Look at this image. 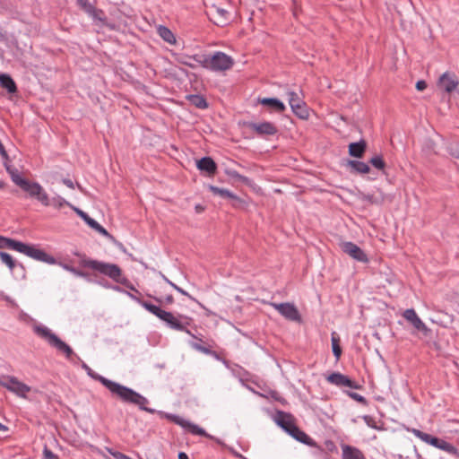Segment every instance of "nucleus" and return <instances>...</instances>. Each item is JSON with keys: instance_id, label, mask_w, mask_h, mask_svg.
<instances>
[{"instance_id": "1", "label": "nucleus", "mask_w": 459, "mask_h": 459, "mask_svg": "<svg viewBox=\"0 0 459 459\" xmlns=\"http://www.w3.org/2000/svg\"><path fill=\"white\" fill-rule=\"evenodd\" d=\"M82 368H84L88 375L100 382L106 388L109 390V392L112 394V395L116 396L117 399H119L121 402L128 404H133L137 406L140 410L147 411L149 413H155L156 411L154 409L149 408L146 405L149 403V401L147 398L143 396L141 394L135 392L134 390L120 385L117 382H114L112 380H109L91 370V368L84 362H82Z\"/></svg>"}, {"instance_id": "2", "label": "nucleus", "mask_w": 459, "mask_h": 459, "mask_svg": "<svg viewBox=\"0 0 459 459\" xmlns=\"http://www.w3.org/2000/svg\"><path fill=\"white\" fill-rule=\"evenodd\" d=\"M140 304L147 311H149L150 313L153 314L160 320L165 322L171 329L186 332L192 337L195 338V336L189 330L186 329V325H189L190 324V317L184 315H178V316H175L171 312L162 310L160 307H157L144 300L140 301Z\"/></svg>"}, {"instance_id": "3", "label": "nucleus", "mask_w": 459, "mask_h": 459, "mask_svg": "<svg viewBox=\"0 0 459 459\" xmlns=\"http://www.w3.org/2000/svg\"><path fill=\"white\" fill-rule=\"evenodd\" d=\"M6 171L9 173L13 182L20 186L23 191L29 194L30 197L36 198L43 205H50L49 198L48 194L45 192L43 187L37 182H30L28 179L23 178L18 169L12 168L7 163L4 164Z\"/></svg>"}, {"instance_id": "4", "label": "nucleus", "mask_w": 459, "mask_h": 459, "mask_svg": "<svg viewBox=\"0 0 459 459\" xmlns=\"http://www.w3.org/2000/svg\"><path fill=\"white\" fill-rule=\"evenodd\" d=\"M81 264L83 267L91 268L94 271L100 272L104 275L108 276L115 281L123 284L127 288H130L131 290H134V288L131 285L129 281L126 278L122 277V271L117 264L103 263L91 259H82L81 261Z\"/></svg>"}, {"instance_id": "5", "label": "nucleus", "mask_w": 459, "mask_h": 459, "mask_svg": "<svg viewBox=\"0 0 459 459\" xmlns=\"http://www.w3.org/2000/svg\"><path fill=\"white\" fill-rule=\"evenodd\" d=\"M193 59L200 63L204 67L212 71H226L234 65L233 59L223 52L218 51L212 56H193Z\"/></svg>"}, {"instance_id": "6", "label": "nucleus", "mask_w": 459, "mask_h": 459, "mask_svg": "<svg viewBox=\"0 0 459 459\" xmlns=\"http://www.w3.org/2000/svg\"><path fill=\"white\" fill-rule=\"evenodd\" d=\"M34 331L39 337L46 340L51 347L63 353L66 359H72L73 357L76 356L73 349L47 326L37 325L34 327Z\"/></svg>"}, {"instance_id": "7", "label": "nucleus", "mask_w": 459, "mask_h": 459, "mask_svg": "<svg viewBox=\"0 0 459 459\" xmlns=\"http://www.w3.org/2000/svg\"><path fill=\"white\" fill-rule=\"evenodd\" d=\"M411 432L415 437H419L423 442L429 444L438 449L446 451L448 454L455 455L456 458H459V450L450 443L445 441L444 439L433 437L417 429H412Z\"/></svg>"}, {"instance_id": "8", "label": "nucleus", "mask_w": 459, "mask_h": 459, "mask_svg": "<svg viewBox=\"0 0 459 459\" xmlns=\"http://www.w3.org/2000/svg\"><path fill=\"white\" fill-rule=\"evenodd\" d=\"M0 385L22 397H25L26 394L30 391L29 385L20 382L15 377L11 376L0 377Z\"/></svg>"}, {"instance_id": "9", "label": "nucleus", "mask_w": 459, "mask_h": 459, "mask_svg": "<svg viewBox=\"0 0 459 459\" xmlns=\"http://www.w3.org/2000/svg\"><path fill=\"white\" fill-rule=\"evenodd\" d=\"M244 125L261 137L274 135L278 133L276 125L268 121L261 123L245 122Z\"/></svg>"}, {"instance_id": "10", "label": "nucleus", "mask_w": 459, "mask_h": 459, "mask_svg": "<svg viewBox=\"0 0 459 459\" xmlns=\"http://www.w3.org/2000/svg\"><path fill=\"white\" fill-rule=\"evenodd\" d=\"M270 306L274 307L282 316H284L287 320L293 322H300L301 316L298 310L292 303H274L270 302Z\"/></svg>"}, {"instance_id": "11", "label": "nucleus", "mask_w": 459, "mask_h": 459, "mask_svg": "<svg viewBox=\"0 0 459 459\" xmlns=\"http://www.w3.org/2000/svg\"><path fill=\"white\" fill-rule=\"evenodd\" d=\"M289 104L294 114L301 119H307L309 111L306 103L294 91L288 92Z\"/></svg>"}, {"instance_id": "12", "label": "nucleus", "mask_w": 459, "mask_h": 459, "mask_svg": "<svg viewBox=\"0 0 459 459\" xmlns=\"http://www.w3.org/2000/svg\"><path fill=\"white\" fill-rule=\"evenodd\" d=\"M210 19L218 26H225L230 20V12L217 4H212L209 10Z\"/></svg>"}, {"instance_id": "13", "label": "nucleus", "mask_w": 459, "mask_h": 459, "mask_svg": "<svg viewBox=\"0 0 459 459\" xmlns=\"http://www.w3.org/2000/svg\"><path fill=\"white\" fill-rule=\"evenodd\" d=\"M166 418L171 420L172 422L181 426L182 428L187 429L189 432L195 435L209 437V435L205 432V430L199 426L187 421L181 417L174 414H166Z\"/></svg>"}, {"instance_id": "14", "label": "nucleus", "mask_w": 459, "mask_h": 459, "mask_svg": "<svg viewBox=\"0 0 459 459\" xmlns=\"http://www.w3.org/2000/svg\"><path fill=\"white\" fill-rule=\"evenodd\" d=\"M458 85V77L453 73H444L437 81L438 88L447 93L453 92Z\"/></svg>"}, {"instance_id": "15", "label": "nucleus", "mask_w": 459, "mask_h": 459, "mask_svg": "<svg viewBox=\"0 0 459 459\" xmlns=\"http://www.w3.org/2000/svg\"><path fill=\"white\" fill-rule=\"evenodd\" d=\"M340 247H341L342 250L345 254H347L348 255H350L353 259H355V260H357L359 262H362V263L368 262L367 255L356 244H354L352 242H350V241H347V242L341 243Z\"/></svg>"}, {"instance_id": "16", "label": "nucleus", "mask_w": 459, "mask_h": 459, "mask_svg": "<svg viewBox=\"0 0 459 459\" xmlns=\"http://www.w3.org/2000/svg\"><path fill=\"white\" fill-rule=\"evenodd\" d=\"M403 316L408 322H410L416 330L421 332L425 336H428L430 333V329L428 328L427 325L421 321L414 309H406L403 312Z\"/></svg>"}, {"instance_id": "17", "label": "nucleus", "mask_w": 459, "mask_h": 459, "mask_svg": "<svg viewBox=\"0 0 459 459\" xmlns=\"http://www.w3.org/2000/svg\"><path fill=\"white\" fill-rule=\"evenodd\" d=\"M26 255L32 259H35V260L40 261V262H44L48 264H56V260L55 257L49 255L42 249L36 248L32 245H29L27 252H26Z\"/></svg>"}, {"instance_id": "18", "label": "nucleus", "mask_w": 459, "mask_h": 459, "mask_svg": "<svg viewBox=\"0 0 459 459\" xmlns=\"http://www.w3.org/2000/svg\"><path fill=\"white\" fill-rule=\"evenodd\" d=\"M327 381L337 386H347L352 389H358L359 385L350 379L347 376L339 372H333L326 377Z\"/></svg>"}, {"instance_id": "19", "label": "nucleus", "mask_w": 459, "mask_h": 459, "mask_svg": "<svg viewBox=\"0 0 459 459\" xmlns=\"http://www.w3.org/2000/svg\"><path fill=\"white\" fill-rule=\"evenodd\" d=\"M276 423L283 429L288 434L292 431V428H295V420L290 413H287L281 411H277L275 415Z\"/></svg>"}, {"instance_id": "20", "label": "nucleus", "mask_w": 459, "mask_h": 459, "mask_svg": "<svg viewBox=\"0 0 459 459\" xmlns=\"http://www.w3.org/2000/svg\"><path fill=\"white\" fill-rule=\"evenodd\" d=\"M199 170L205 172L208 176H214L217 171V165L211 157H204L196 161Z\"/></svg>"}, {"instance_id": "21", "label": "nucleus", "mask_w": 459, "mask_h": 459, "mask_svg": "<svg viewBox=\"0 0 459 459\" xmlns=\"http://www.w3.org/2000/svg\"><path fill=\"white\" fill-rule=\"evenodd\" d=\"M359 198L368 204L379 205L385 201L386 195L380 189H377L372 194L360 193Z\"/></svg>"}, {"instance_id": "22", "label": "nucleus", "mask_w": 459, "mask_h": 459, "mask_svg": "<svg viewBox=\"0 0 459 459\" xmlns=\"http://www.w3.org/2000/svg\"><path fill=\"white\" fill-rule=\"evenodd\" d=\"M290 435L292 437H294L296 440H298L303 444H306L309 446H312V447L317 446L316 443L310 437H308L304 431L299 429L298 426H296L295 428H292V431L290 433Z\"/></svg>"}, {"instance_id": "23", "label": "nucleus", "mask_w": 459, "mask_h": 459, "mask_svg": "<svg viewBox=\"0 0 459 459\" xmlns=\"http://www.w3.org/2000/svg\"><path fill=\"white\" fill-rule=\"evenodd\" d=\"M258 103L268 106L278 113H282L285 110V105L276 98H259Z\"/></svg>"}, {"instance_id": "24", "label": "nucleus", "mask_w": 459, "mask_h": 459, "mask_svg": "<svg viewBox=\"0 0 459 459\" xmlns=\"http://www.w3.org/2000/svg\"><path fill=\"white\" fill-rule=\"evenodd\" d=\"M367 149V143L364 140L351 143L349 145V154L355 158H362Z\"/></svg>"}, {"instance_id": "25", "label": "nucleus", "mask_w": 459, "mask_h": 459, "mask_svg": "<svg viewBox=\"0 0 459 459\" xmlns=\"http://www.w3.org/2000/svg\"><path fill=\"white\" fill-rule=\"evenodd\" d=\"M347 167L350 168L351 173L367 174L370 171L368 164L359 160H349Z\"/></svg>"}, {"instance_id": "26", "label": "nucleus", "mask_w": 459, "mask_h": 459, "mask_svg": "<svg viewBox=\"0 0 459 459\" xmlns=\"http://www.w3.org/2000/svg\"><path fill=\"white\" fill-rule=\"evenodd\" d=\"M342 459H366L363 453L353 446H342Z\"/></svg>"}, {"instance_id": "27", "label": "nucleus", "mask_w": 459, "mask_h": 459, "mask_svg": "<svg viewBox=\"0 0 459 459\" xmlns=\"http://www.w3.org/2000/svg\"><path fill=\"white\" fill-rule=\"evenodd\" d=\"M29 245L13 238H6L4 240V247L15 250L26 255Z\"/></svg>"}, {"instance_id": "28", "label": "nucleus", "mask_w": 459, "mask_h": 459, "mask_svg": "<svg viewBox=\"0 0 459 459\" xmlns=\"http://www.w3.org/2000/svg\"><path fill=\"white\" fill-rule=\"evenodd\" d=\"M0 85L6 89L9 93H14L17 91L16 84L9 74H0Z\"/></svg>"}, {"instance_id": "29", "label": "nucleus", "mask_w": 459, "mask_h": 459, "mask_svg": "<svg viewBox=\"0 0 459 459\" xmlns=\"http://www.w3.org/2000/svg\"><path fill=\"white\" fill-rule=\"evenodd\" d=\"M208 188H209V190L213 195H219L221 198H224V199H234V200H238V196L235 194H233L232 192L229 191L228 189L220 188V187L212 186V185H209Z\"/></svg>"}, {"instance_id": "30", "label": "nucleus", "mask_w": 459, "mask_h": 459, "mask_svg": "<svg viewBox=\"0 0 459 459\" xmlns=\"http://www.w3.org/2000/svg\"><path fill=\"white\" fill-rule=\"evenodd\" d=\"M158 33L164 41L169 44H173L176 42V38L173 32L169 28L160 25L158 28Z\"/></svg>"}, {"instance_id": "31", "label": "nucleus", "mask_w": 459, "mask_h": 459, "mask_svg": "<svg viewBox=\"0 0 459 459\" xmlns=\"http://www.w3.org/2000/svg\"><path fill=\"white\" fill-rule=\"evenodd\" d=\"M188 100L198 108H205L208 106L206 100L200 95H190L188 96Z\"/></svg>"}, {"instance_id": "32", "label": "nucleus", "mask_w": 459, "mask_h": 459, "mask_svg": "<svg viewBox=\"0 0 459 459\" xmlns=\"http://www.w3.org/2000/svg\"><path fill=\"white\" fill-rule=\"evenodd\" d=\"M331 341H332L333 353L334 357L336 358V359H339L342 355V349L339 344L340 339L338 336H336L335 333H332Z\"/></svg>"}, {"instance_id": "33", "label": "nucleus", "mask_w": 459, "mask_h": 459, "mask_svg": "<svg viewBox=\"0 0 459 459\" xmlns=\"http://www.w3.org/2000/svg\"><path fill=\"white\" fill-rule=\"evenodd\" d=\"M0 259L2 261V263L5 264L7 265V267L13 271L14 269V267L16 266V262L15 260L13 258V256L8 254V253H5V252H3V251H0Z\"/></svg>"}, {"instance_id": "34", "label": "nucleus", "mask_w": 459, "mask_h": 459, "mask_svg": "<svg viewBox=\"0 0 459 459\" xmlns=\"http://www.w3.org/2000/svg\"><path fill=\"white\" fill-rule=\"evenodd\" d=\"M73 210L89 225L91 228L96 223V221L91 218L86 212L79 208L73 207Z\"/></svg>"}, {"instance_id": "35", "label": "nucleus", "mask_w": 459, "mask_h": 459, "mask_svg": "<svg viewBox=\"0 0 459 459\" xmlns=\"http://www.w3.org/2000/svg\"><path fill=\"white\" fill-rule=\"evenodd\" d=\"M369 163L379 170H383L385 167V162L381 156H375L369 160Z\"/></svg>"}, {"instance_id": "36", "label": "nucleus", "mask_w": 459, "mask_h": 459, "mask_svg": "<svg viewBox=\"0 0 459 459\" xmlns=\"http://www.w3.org/2000/svg\"><path fill=\"white\" fill-rule=\"evenodd\" d=\"M78 6L84 11L86 13H90L91 12H94V5L89 3L88 0H76Z\"/></svg>"}, {"instance_id": "37", "label": "nucleus", "mask_w": 459, "mask_h": 459, "mask_svg": "<svg viewBox=\"0 0 459 459\" xmlns=\"http://www.w3.org/2000/svg\"><path fill=\"white\" fill-rule=\"evenodd\" d=\"M191 346H192L195 350L199 351H201V352H203V353H204V354H207V355H214V354H215V352H214V351H212L211 350V348L206 347V346H204V345H202L201 343H198V342H192V343H191Z\"/></svg>"}, {"instance_id": "38", "label": "nucleus", "mask_w": 459, "mask_h": 459, "mask_svg": "<svg viewBox=\"0 0 459 459\" xmlns=\"http://www.w3.org/2000/svg\"><path fill=\"white\" fill-rule=\"evenodd\" d=\"M94 230H96L97 232H99L100 234H101L102 236H105L107 238H108L109 239L111 240H114L115 241V238L109 234L100 224H99L97 221L96 223L92 226V228Z\"/></svg>"}, {"instance_id": "39", "label": "nucleus", "mask_w": 459, "mask_h": 459, "mask_svg": "<svg viewBox=\"0 0 459 459\" xmlns=\"http://www.w3.org/2000/svg\"><path fill=\"white\" fill-rule=\"evenodd\" d=\"M94 20H98L100 22H104L106 18L104 17V12L101 9H97L94 7V12H91L89 13Z\"/></svg>"}, {"instance_id": "40", "label": "nucleus", "mask_w": 459, "mask_h": 459, "mask_svg": "<svg viewBox=\"0 0 459 459\" xmlns=\"http://www.w3.org/2000/svg\"><path fill=\"white\" fill-rule=\"evenodd\" d=\"M227 174L231 177L232 178H236L238 179V181L240 182H243V183H247L248 182V178L245 176H242L240 174H238L237 171L235 170H228L227 171Z\"/></svg>"}, {"instance_id": "41", "label": "nucleus", "mask_w": 459, "mask_h": 459, "mask_svg": "<svg viewBox=\"0 0 459 459\" xmlns=\"http://www.w3.org/2000/svg\"><path fill=\"white\" fill-rule=\"evenodd\" d=\"M53 205L57 207V208H61L63 207L64 205H68L70 206L72 209H73V205L68 203L67 201H65L64 198L62 197H57V198H54L53 199Z\"/></svg>"}, {"instance_id": "42", "label": "nucleus", "mask_w": 459, "mask_h": 459, "mask_svg": "<svg viewBox=\"0 0 459 459\" xmlns=\"http://www.w3.org/2000/svg\"><path fill=\"white\" fill-rule=\"evenodd\" d=\"M63 268L65 269L66 271H69L71 272L72 273H74V275L76 276H80V277H84L86 274L85 273H83L82 271H80L71 265H68V264H62Z\"/></svg>"}, {"instance_id": "43", "label": "nucleus", "mask_w": 459, "mask_h": 459, "mask_svg": "<svg viewBox=\"0 0 459 459\" xmlns=\"http://www.w3.org/2000/svg\"><path fill=\"white\" fill-rule=\"evenodd\" d=\"M166 281L170 284L176 290H178L179 293L185 295V296H187L190 299L192 300H195V298H193L189 293H187L186 291H185L182 288L177 286L176 284H174L173 282H171L169 279L165 278Z\"/></svg>"}, {"instance_id": "44", "label": "nucleus", "mask_w": 459, "mask_h": 459, "mask_svg": "<svg viewBox=\"0 0 459 459\" xmlns=\"http://www.w3.org/2000/svg\"><path fill=\"white\" fill-rule=\"evenodd\" d=\"M349 395L354 399L355 401L362 403V404H366L367 403V400L365 399V397H363L362 395H360L358 393H349Z\"/></svg>"}, {"instance_id": "45", "label": "nucleus", "mask_w": 459, "mask_h": 459, "mask_svg": "<svg viewBox=\"0 0 459 459\" xmlns=\"http://www.w3.org/2000/svg\"><path fill=\"white\" fill-rule=\"evenodd\" d=\"M45 459H58V456L55 455L51 450H49L47 446H45L43 451Z\"/></svg>"}, {"instance_id": "46", "label": "nucleus", "mask_w": 459, "mask_h": 459, "mask_svg": "<svg viewBox=\"0 0 459 459\" xmlns=\"http://www.w3.org/2000/svg\"><path fill=\"white\" fill-rule=\"evenodd\" d=\"M271 397L282 404L286 403V400L283 397H281L277 391L271 392Z\"/></svg>"}, {"instance_id": "47", "label": "nucleus", "mask_w": 459, "mask_h": 459, "mask_svg": "<svg viewBox=\"0 0 459 459\" xmlns=\"http://www.w3.org/2000/svg\"><path fill=\"white\" fill-rule=\"evenodd\" d=\"M186 58H193V56H188V57H186V56H180V57H178V61L180 64H182V65H187V66H189V67L194 68V67H195V65H192L191 63H189V62H188V60H186Z\"/></svg>"}, {"instance_id": "48", "label": "nucleus", "mask_w": 459, "mask_h": 459, "mask_svg": "<svg viewBox=\"0 0 459 459\" xmlns=\"http://www.w3.org/2000/svg\"><path fill=\"white\" fill-rule=\"evenodd\" d=\"M449 152L455 159L459 160V149L457 147L451 146L449 148Z\"/></svg>"}, {"instance_id": "49", "label": "nucleus", "mask_w": 459, "mask_h": 459, "mask_svg": "<svg viewBox=\"0 0 459 459\" xmlns=\"http://www.w3.org/2000/svg\"><path fill=\"white\" fill-rule=\"evenodd\" d=\"M416 88L418 91H423L427 88V83L425 81H418L416 83Z\"/></svg>"}, {"instance_id": "50", "label": "nucleus", "mask_w": 459, "mask_h": 459, "mask_svg": "<svg viewBox=\"0 0 459 459\" xmlns=\"http://www.w3.org/2000/svg\"><path fill=\"white\" fill-rule=\"evenodd\" d=\"M0 155L2 156L3 159H4L6 160L9 159L8 154H7L4 145L2 144V143H0Z\"/></svg>"}, {"instance_id": "51", "label": "nucleus", "mask_w": 459, "mask_h": 459, "mask_svg": "<svg viewBox=\"0 0 459 459\" xmlns=\"http://www.w3.org/2000/svg\"><path fill=\"white\" fill-rule=\"evenodd\" d=\"M63 183H64L66 186H68L69 188H72V189H74V185L73 181H72L71 179H69V178H64V179H63Z\"/></svg>"}, {"instance_id": "52", "label": "nucleus", "mask_w": 459, "mask_h": 459, "mask_svg": "<svg viewBox=\"0 0 459 459\" xmlns=\"http://www.w3.org/2000/svg\"><path fill=\"white\" fill-rule=\"evenodd\" d=\"M174 302V298L172 295H168L166 298H165V303L168 304V305H170Z\"/></svg>"}, {"instance_id": "53", "label": "nucleus", "mask_w": 459, "mask_h": 459, "mask_svg": "<svg viewBox=\"0 0 459 459\" xmlns=\"http://www.w3.org/2000/svg\"><path fill=\"white\" fill-rule=\"evenodd\" d=\"M230 451H231L232 455H233L234 456L238 457V458H240V459H247V457H245L244 455H242L241 454H239L238 452H237V451H235V450H233V449H231Z\"/></svg>"}, {"instance_id": "54", "label": "nucleus", "mask_w": 459, "mask_h": 459, "mask_svg": "<svg viewBox=\"0 0 459 459\" xmlns=\"http://www.w3.org/2000/svg\"><path fill=\"white\" fill-rule=\"evenodd\" d=\"M178 459H189V458H188V455L186 453L180 452L178 454Z\"/></svg>"}, {"instance_id": "55", "label": "nucleus", "mask_w": 459, "mask_h": 459, "mask_svg": "<svg viewBox=\"0 0 459 459\" xmlns=\"http://www.w3.org/2000/svg\"><path fill=\"white\" fill-rule=\"evenodd\" d=\"M6 239L5 237L0 236V248H4V240Z\"/></svg>"}, {"instance_id": "56", "label": "nucleus", "mask_w": 459, "mask_h": 459, "mask_svg": "<svg viewBox=\"0 0 459 459\" xmlns=\"http://www.w3.org/2000/svg\"><path fill=\"white\" fill-rule=\"evenodd\" d=\"M204 210V208L201 204L195 205V211L197 212H202Z\"/></svg>"}, {"instance_id": "57", "label": "nucleus", "mask_w": 459, "mask_h": 459, "mask_svg": "<svg viewBox=\"0 0 459 459\" xmlns=\"http://www.w3.org/2000/svg\"><path fill=\"white\" fill-rule=\"evenodd\" d=\"M7 429H8V428H7L6 426H4V425H3L2 423H0V431H1V430H4V431H6Z\"/></svg>"}, {"instance_id": "58", "label": "nucleus", "mask_w": 459, "mask_h": 459, "mask_svg": "<svg viewBox=\"0 0 459 459\" xmlns=\"http://www.w3.org/2000/svg\"><path fill=\"white\" fill-rule=\"evenodd\" d=\"M4 186H5V183L4 181L0 180V189L4 188Z\"/></svg>"}, {"instance_id": "59", "label": "nucleus", "mask_w": 459, "mask_h": 459, "mask_svg": "<svg viewBox=\"0 0 459 459\" xmlns=\"http://www.w3.org/2000/svg\"><path fill=\"white\" fill-rule=\"evenodd\" d=\"M155 301H157L158 303H162V299H160V298H154Z\"/></svg>"}, {"instance_id": "60", "label": "nucleus", "mask_w": 459, "mask_h": 459, "mask_svg": "<svg viewBox=\"0 0 459 459\" xmlns=\"http://www.w3.org/2000/svg\"><path fill=\"white\" fill-rule=\"evenodd\" d=\"M458 160V161L456 162V165H457V167H458V169H459V160Z\"/></svg>"}]
</instances>
